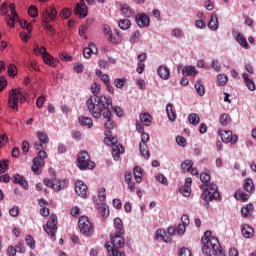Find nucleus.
<instances>
[{
	"mask_svg": "<svg viewBox=\"0 0 256 256\" xmlns=\"http://www.w3.org/2000/svg\"><path fill=\"white\" fill-rule=\"evenodd\" d=\"M242 79H244V83H245L246 87L249 89V91H255V89H256L255 81H253V79L249 78V74L243 73Z\"/></svg>",
	"mask_w": 256,
	"mask_h": 256,
	"instance_id": "nucleus-24",
	"label": "nucleus"
},
{
	"mask_svg": "<svg viewBox=\"0 0 256 256\" xmlns=\"http://www.w3.org/2000/svg\"><path fill=\"white\" fill-rule=\"evenodd\" d=\"M232 37L239 43L240 46H242L244 49H249V43L247 42V39H245V36L239 32V30H233L232 31Z\"/></svg>",
	"mask_w": 256,
	"mask_h": 256,
	"instance_id": "nucleus-13",
	"label": "nucleus"
},
{
	"mask_svg": "<svg viewBox=\"0 0 256 256\" xmlns=\"http://www.w3.org/2000/svg\"><path fill=\"white\" fill-rule=\"evenodd\" d=\"M91 93H93V97H99L98 94L101 93V85H99V83H93L91 85Z\"/></svg>",
	"mask_w": 256,
	"mask_h": 256,
	"instance_id": "nucleus-48",
	"label": "nucleus"
},
{
	"mask_svg": "<svg viewBox=\"0 0 256 256\" xmlns=\"http://www.w3.org/2000/svg\"><path fill=\"white\" fill-rule=\"evenodd\" d=\"M188 121L190 125L197 126L199 125L201 118L196 113H191L188 115Z\"/></svg>",
	"mask_w": 256,
	"mask_h": 256,
	"instance_id": "nucleus-37",
	"label": "nucleus"
},
{
	"mask_svg": "<svg viewBox=\"0 0 256 256\" xmlns=\"http://www.w3.org/2000/svg\"><path fill=\"white\" fill-rule=\"evenodd\" d=\"M139 39H141V31L136 30L132 33L129 42L133 45V44L137 43V41H139Z\"/></svg>",
	"mask_w": 256,
	"mask_h": 256,
	"instance_id": "nucleus-47",
	"label": "nucleus"
},
{
	"mask_svg": "<svg viewBox=\"0 0 256 256\" xmlns=\"http://www.w3.org/2000/svg\"><path fill=\"white\" fill-rule=\"evenodd\" d=\"M20 26L22 29H26L28 33H31V23L27 22V20L20 21Z\"/></svg>",
	"mask_w": 256,
	"mask_h": 256,
	"instance_id": "nucleus-63",
	"label": "nucleus"
},
{
	"mask_svg": "<svg viewBox=\"0 0 256 256\" xmlns=\"http://www.w3.org/2000/svg\"><path fill=\"white\" fill-rule=\"evenodd\" d=\"M74 12L76 13V15L82 17V19H85V17H87L89 11L87 9V5L85 4V0H80V2L76 4Z\"/></svg>",
	"mask_w": 256,
	"mask_h": 256,
	"instance_id": "nucleus-14",
	"label": "nucleus"
},
{
	"mask_svg": "<svg viewBox=\"0 0 256 256\" xmlns=\"http://www.w3.org/2000/svg\"><path fill=\"white\" fill-rule=\"evenodd\" d=\"M135 21L138 25V27L142 28L143 27H149V24L151 23V20H149V16L145 14H138L135 17Z\"/></svg>",
	"mask_w": 256,
	"mask_h": 256,
	"instance_id": "nucleus-16",
	"label": "nucleus"
},
{
	"mask_svg": "<svg viewBox=\"0 0 256 256\" xmlns=\"http://www.w3.org/2000/svg\"><path fill=\"white\" fill-rule=\"evenodd\" d=\"M166 113L169 121H175V119H177V115H175V111H173V104H167Z\"/></svg>",
	"mask_w": 256,
	"mask_h": 256,
	"instance_id": "nucleus-35",
	"label": "nucleus"
},
{
	"mask_svg": "<svg viewBox=\"0 0 256 256\" xmlns=\"http://www.w3.org/2000/svg\"><path fill=\"white\" fill-rule=\"evenodd\" d=\"M244 191H246L247 193H253V191H255V184L253 183V180L250 178H247L244 180Z\"/></svg>",
	"mask_w": 256,
	"mask_h": 256,
	"instance_id": "nucleus-31",
	"label": "nucleus"
},
{
	"mask_svg": "<svg viewBox=\"0 0 256 256\" xmlns=\"http://www.w3.org/2000/svg\"><path fill=\"white\" fill-rule=\"evenodd\" d=\"M200 189L203 191L201 194V199L206 203H211V201H217L219 199V187L217 184L210 183L208 185H201Z\"/></svg>",
	"mask_w": 256,
	"mask_h": 256,
	"instance_id": "nucleus-5",
	"label": "nucleus"
},
{
	"mask_svg": "<svg viewBox=\"0 0 256 256\" xmlns=\"http://www.w3.org/2000/svg\"><path fill=\"white\" fill-rule=\"evenodd\" d=\"M15 21H19V16H17V19L15 20V18L11 15H7L6 16V23L9 27H15Z\"/></svg>",
	"mask_w": 256,
	"mask_h": 256,
	"instance_id": "nucleus-53",
	"label": "nucleus"
},
{
	"mask_svg": "<svg viewBox=\"0 0 256 256\" xmlns=\"http://www.w3.org/2000/svg\"><path fill=\"white\" fill-rule=\"evenodd\" d=\"M36 135L40 143H43V145H47V143H49V136H47L45 132L39 131Z\"/></svg>",
	"mask_w": 256,
	"mask_h": 256,
	"instance_id": "nucleus-45",
	"label": "nucleus"
},
{
	"mask_svg": "<svg viewBox=\"0 0 256 256\" xmlns=\"http://www.w3.org/2000/svg\"><path fill=\"white\" fill-rule=\"evenodd\" d=\"M197 73H199V71H197V68L193 65L184 66L182 69V75H184V77H195Z\"/></svg>",
	"mask_w": 256,
	"mask_h": 256,
	"instance_id": "nucleus-21",
	"label": "nucleus"
},
{
	"mask_svg": "<svg viewBox=\"0 0 256 256\" xmlns=\"http://www.w3.org/2000/svg\"><path fill=\"white\" fill-rule=\"evenodd\" d=\"M133 175L135 178L136 183H141L143 177V171L139 166L134 167Z\"/></svg>",
	"mask_w": 256,
	"mask_h": 256,
	"instance_id": "nucleus-36",
	"label": "nucleus"
},
{
	"mask_svg": "<svg viewBox=\"0 0 256 256\" xmlns=\"http://www.w3.org/2000/svg\"><path fill=\"white\" fill-rule=\"evenodd\" d=\"M97 209L102 217H109V206L107 204L102 202L101 204H98Z\"/></svg>",
	"mask_w": 256,
	"mask_h": 256,
	"instance_id": "nucleus-34",
	"label": "nucleus"
},
{
	"mask_svg": "<svg viewBox=\"0 0 256 256\" xmlns=\"http://www.w3.org/2000/svg\"><path fill=\"white\" fill-rule=\"evenodd\" d=\"M121 153H125V150L121 144H119V146L112 147V156L115 161H119Z\"/></svg>",
	"mask_w": 256,
	"mask_h": 256,
	"instance_id": "nucleus-30",
	"label": "nucleus"
},
{
	"mask_svg": "<svg viewBox=\"0 0 256 256\" xmlns=\"http://www.w3.org/2000/svg\"><path fill=\"white\" fill-rule=\"evenodd\" d=\"M75 191L79 197L85 199V197H87V184L82 180H77L75 182Z\"/></svg>",
	"mask_w": 256,
	"mask_h": 256,
	"instance_id": "nucleus-15",
	"label": "nucleus"
},
{
	"mask_svg": "<svg viewBox=\"0 0 256 256\" xmlns=\"http://www.w3.org/2000/svg\"><path fill=\"white\" fill-rule=\"evenodd\" d=\"M156 181H158V183H161L162 185H169V183L167 182V177H165V175L163 174H158L156 176Z\"/></svg>",
	"mask_w": 256,
	"mask_h": 256,
	"instance_id": "nucleus-62",
	"label": "nucleus"
},
{
	"mask_svg": "<svg viewBox=\"0 0 256 256\" xmlns=\"http://www.w3.org/2000/svg\"><path fill=\"white\" fill-rule=\"evenodd\" d=\"M67 184V179H58L55 181L49 178L44 179V185H46V187H51L52 189H54V191H61L62 189H65L67 187Z\"/></svg>",
	"mask_w": 256,
	"mask_h": 256,
	"instance_id": "nucleus-11",
	"label": "nucleus"
},
{
	"mask_svg": "<svg viewBox=\"0 0 256 256\" xmlns=\"http://www.w3.org/2000/svg\"><path fill=\"white\" fill-rule=\"evenodd\" d=\"M98 199L100 202L105 203V199H107V190L105 188L98 190Z\"/></svg>",
	"mask_w": 256,
	"mask_h": 256,
	"instance_id": "nucleus-49",
	"label": "nucleus"
},
{
	"mask_svg": "<svg viewBox=\"0 0 256 256\" xmlns=\"http://www.w3.org/2000/svg\"><path fill=\"white\" fill-rule=\"evenodd\" d=\"M78 227L82 235H86V237L93 235V224H91L88 217L81 216L78 220Z\"/></svg>",
	"mask_w": 256,
	"mask_h": 256,
	"instance_id": "nucleus-9",
	"label": "nucleus"
},
{
	"mask_svg": "<svg viewBox=\"0 0 256 256\" xmlns=\"http://www.w3.org/2000/svg\"><path fill=\"white\" fill-rule=\"evenodd\" d=\"M87 109L94 119H101L105 111L113 109L111 97L106 95L90 96L86 101Z\"/></svg>",
	"mask_w": 256,
	"mask_h": 256,
	"instance_id": "nucleus-1",
	"label": "nucleus"
},
{
	"mask_svg": "<svg viewBox=\"0 0 256 256\" xmlns=\"http://www.w3.org/2000/svg\"><path fill=\"white\" fill-rule=\"evenodd\" d=\"M102 117L104 119H107V121L104 124L105 129H109V131H111V129L115 128V122L113 121V119H111V117H113V114H111V109H110V111L103 112Z\"/></svg>",
	"mask_w": 256,
	"mask_h": 256,
	"instance_id": "nucleus-18",
	"label": "nucleus"
},
{
	"mask_svg": "<svg viewBox=\"0 0 256 256\" xmlns=\"http://www.w3.org/2000/svg\"><path fill=\"white\" fill-rule=\"evenodd\" d=\"M78 167L81 171H86L87 169H95V162L91 161L89 153L81 152L78 155Z\"/></svg>",
	"mask_w": 256,
	"mask_h": 256,
	"instance_id": "nucleus-8",
	"label": "nucleus"
},
{
	"mask_svg": "<svg viewBox=\"0 0 256 256\" xmlns=\"http://www.w3.org/2000/svg\"><path fill=\"white\" fill-rule=\"evenodd\" d=\"M180 193H181V195H183V197H190V195H191V187L182 186L180 188Z\"/></svg>",
	"mask_w": 256,
	"mask_h": 256,
	"instance_id": "nucleus-54",
	"label": "nucleus"
},
{
	"mask_svg": "<svg viewBox=\"0 0 256 256\" xmlns=\"http://www.w3.org/2000/svg\"><path fill=\"white\" fill-rule=\"evenodd\" d=\"M155 238L161 239L164 243H171V236H167V232L164 229H158Z\"/></svg>",
	"mask_w": 256,
	"mask_h": 256,
	"instance_id": "nucleus-25",
	"label": "nucleus"
},
{
	"mask_svg": "<svg viewBox=\"0 0 256 256\" xmlns=\"http://www.w3.org/2000/svg\"><path fill=\"white\" fill-rule=\"evenodd\" d=\"M125 182L131 192L135 191V182H133V174L131 172L125 173Z\"/></svg>",
	"mask_w": 256,
	"mask_h": 256,
	"instance_id": "nucleus-28",
	"label": "nucleus"
},
{
	"mask_svg": "<svg viewBox=\"0 0 256 256\" xmlns=\"http://www.w3.org/2000/svg\"><path fill=\"white\" fill-rule=\"evenodd\" d=\"M127 83V78L122 77V78H116L114 80V86L117 89H123V87H125V84Z\"/></svg>",
	"mask_w": 256,
	"mask_h": 256,
	"instance_id": "nucleus-43",
	"label": "nucleus"
},
{
	"mask_svg": "<svg viewBox=\"0 0 256 256\" xmlns=\"http://www.w3.org/2000/svg\"><path fill=\"white\" fill-rule=\"evenodd\" d=\"M104 143H105V145H108V146L119 147V145H117L118 140H117V137H116V136H113V137H105V138H104Z\"/></svg>",
	"mask_w": 256,
	"mask_h": 256,
	"instance_id": "nucleus-41",
	"label": "nucleus"
},
{
	"mask_svg": "<svg viewBox=\"0 0 256 256\" xmlns=\"http://www.w3.org/2000/svg\"><path fill=\"white\" fill-rule=\"evenodd\" d=\"M118 26L122 29V31H127V29L131 28V20H129V19H121L118 22Z\"/></svg>",
	"mask_w": 256,
	"mask_h": 256,
	"instance_id": "nucleus-40",
	"label": "nucleus"
},
{
	"mask_svg": "<svg viewBox=\"0 0 256 256\" xmlns=\"http://www.w3.org/2000/svg\"><path fill=\"white\" fill-rule=\"evenodd\" d=\"M14 183H18V185H21L23 189L27 190L29 189V184L27 183V180L19 174L14 175Z\"/></svg>",
	"mask_w": 256,
	"mask_h": 256,
	"instance_id": "nucleus-29",
	"label": "nucleus"
},
{
	"mask_svg": "<svg viewBox=\"0 0 256 256\" xmlns=\"http://www.w3.org/2000/svg\"><path fill=\"white\" fill-rule=\"evenodd\" d=\"M194 89L197 92V95H199L200 97H203V95H205V86L203 85V81L197 80L194 85Z\"/></svg>",
	"mask_w": 256,
	"mask_h": 256,
	"instance_id": "nucleus-33",
	"label": "nucleus"
},
{
	"mask_svg": "<svg viewBox=\"0 0 256 256\" xmlns=\"http://www.w3.org/2000/svg\"><path fill=\"white\" fill-rule=\"evenodd\" d=\"M139 149L142 157H144V159H149L150 154H149V148L147 144H139Z\"/></svg>",
	"mask_w": 256,
	"mask_h": 256,
	"instance_id": "nucleus-42",
	"label": "nucleus"
},
{
	"mask_svg": "<svg viewBox=\"0 0 256 256\" xmlns=\"http://www.w3.org/2000/svg\"><path fill=\"white\" fill-rule=\"evenodd\" d=\"M180 256H192L191 255V250L188 248H181L180 252H179Z\"/></svg>",
	"mask_w": 256,
	"mask_h": 256,
	"instance_id": "nucleus-64",
	"label": "nucleus"
},
{
	"mask_svg": "<svg viewBox=\"0 0 256 256\" xmlns=\"http://www.w3.org/2000/svg\"><path fill=\"white\" fill-rule=\"evenodd\" d=\"M241 231L245 239H252L253 234L255 233V230H253V227L247 224H243L241 226Z\"/></svg>",
	"mask_w": 256,
	"mask_h": 256,
	"instance_id": "nucleus-22",
	"label": "nucleus"
},
{
	"mask_svg": "<svg viewBox=\"0 0 256 256\" xmlns=\"http://www.w3.org/2000/svg\"><path fill=\"white\" fill-rule=\"evenodd\" d=\"M219 135H220L223 143L235 144V142L238 139L237 135H233V132H231L230 130L219 131Z\"/></svg>",
	"mask_w": 256,
	"mask_h": 256,
	"instance_id": "nucleus-12",
	"label": "nucleus"
},
{
	"mask_svg": "<svg viewBox=\"0 0 256 256\" xmlns=\"http://www.w3.org/2000/svg\"><path fill=\"white\" fill-rule=\"evenodd\" d=\"M42 59L46 65H49V67H57L55 58H53L47 51L43 54Z\"/></svg>",
	"mask_w": 256,
	"mask_h": 256,
	"instance_id": "nucleus-26",
	"label": "nucleus"
},
{
	"mask_svg": "<svg viewBox=\"0 0 256 256\" xmlns=\"http://www.w3.org/2000/svg\"><path fill=\"white\" fill-rule=\"evenodd\" d=\"M25 242L28 245V247H30V249H35V239H33V236L26 235Z\"/></svg>",
	"mask_w": 256,
	"mask_h": 256,
	"instance_id": "nucleus-50",
	"label": "nucleus"
},
{
	"mask_svg": "<svg viewBox=\"0 0 256 256\" xmlns=\"http://www.w3.org/2000/svg\"><path fill=\"white\" fill-rule=\"evenodd\" d=\"M45 159H47V152L40 150L37 157L33 159L31 170L35 175H41V169L45 167Z\"/></svg>",
	"mask_w": 256,
	"mask_h": 256,
	"instance_id": "nucleus-7",
	"label": "nucleus"
},
{
	"mask_svg": "<svg viewBox=\"0 0 256 256\" xmlns=\"http://www.w3.org/2000/svg\"><path fill=\"white\" fill-rule=\"evenodd\" d=\"M9 169V160L0 161V173H5Z\"/></svg>",
	"mask_w": 256,
	"mask_h": 256,
	"instance_id": "nucleus-55",
	"label": "nucleus"
},
{
	"mask_svg": "<svg viewBox=\"0 0 256 256\" xmlns=\"http://www.w3.org/2000/svg\"><path fill=\"white\" fill-rule=\"evenodd\" d=\"M202 253L206 256H225V252L221 248L219 239L211 236V231L207 230L202 237Z\"/></svg>",
	"mask_w": 256,
	"mask_h": 256,
	"instance_id": "nucleus-2",
	"label": "nucleus"
},
{
	"mask_svg": "<svg viewBox=\"0 0 256 256\" xmlns=\"http://www.w3.org/2000/svg\"><path fill=\"white\" fill-rule=\"evenodd\" d=\"M27 101V96L23 93L21 88L11 89L8 98V107L12 111H19V103H25Z\"/></svg>",
	"mask_w": 256,
	"mask_h": 256,
	"instance_id": "nucleus-4",
	"label": "nucleus"
},
{
	"mask_svg": "<svg viewBox=\"0 0 256 256\" xmlns=\"http://www.w3.org/2000/svg\"><path fill=\"white\" fill-rule=\"evenodd\" d=\"M140 122L145 127H149L151 123H153V118L151 117V114L148 112H143L139 115Z\"/></svg>",
	"mask_w": 256,
	"mask_h": 256,
	"instance_id": "nucleus-23",
	"label": "nucleus"
},
{
	"mask_svg": "<svg viewBox=\"0 0 256 256\" xmlns=\"http://www.w3.org/2000/svg\"><path fill=\"white\" fill-rule=\"evenodd\" d=\"M41 15L42 21L44 23V29H47V31H53V27L49 24L51 23V21L57 19V9H55V7L44 8L42 9Z\"/></svg>",
	"mask_w": 256,
	"mask_h": 256,
	"instance_id": "nucleus-6",
	"label": "nucleus"
},
{
	"mask_svg": "<svg viewBox=\"0 0 256 256\" xmlns=\"http://www.w3.org/2000/svg\"><path fill=\"white\" fill-rule=\"evenodd\" d=\"M157 73L164 81H168L169 77H171V70L167 66H159Z\"/></svg>",
	"mask_w": 256,
	"mask_h": 256,
	"instance_id": "nucleus-20",
	"label": "nucleus"
},
{
	"mask_svg": "<svg viewBox=\"0 0 256 256\" xmlns=\"http://www.w3.org/2000/svg\"><path fill=\"white\" fill-rule=\"evenodd\" d=\"M191 167H193V161L191 160L183 161L181 164L182 173H188L191 170Z\"/></svg>",
	"mask_w": 256,
	"mask_h": 256,
	"instance_id": "nucleus-39",
	"label": "nucleus"
},
{
	"mask_svg": "<svg viewBox=\"0 0 256 256\" xmlns=\"http://www.w3.org/2000/svg\"><path fill=\"white\" fill-rule=\"evenodd\" d=\"M227 81H229V77H227V75L225 74L217 75V85H219V87H225V85H227Z\"/></svg>",
	"mask_w": 256,
	"mask_h": 256,
	"instance_id": "nucleus-38",
	"label": "nucleus"
},
{
	"mask_svg": "<svg viewBox=\"0 0 256 256\" xmlns=\"http://www.w3.org/2000/svg\"><path fill=\"white\" fill-rule=\"evenodd\" d=\"M28 14L30 15V17L35 18V17H37L39 15V11L37 10V7L32 5L28 9Z\"/></svg>",
	"mask_w": 256,
	"mask_h": 256,
	"instance_id": "nucleus-58",
	"label": "nucleus"
},
{
	"mask_svg": "<svg viewBox=\"0 0 256 256\" xmlns=\"http://www.w3.org/2000/svg\"><path fill=\"white\" fill-rule=\"evenodd\" d=\"M45 101H47V99H45V96H40L37 98L36 100V106L38 109H43V105H45Z\"/></svg>",
	"mask_w": 256,
	"mask_h": 256,
	"instance_id": "nucleus-59",
	"label": "nucleus"
},
{
	"mask_svg": "<svg viewBox=\"0 0 256 256\" xmlns=\"http://www.w3.org/2000/svg\"><path fill=\"white\" fill-rule=\"evenodd\" d=\"M8 75L10 77H15V75H17V66L10 64L8 66Z\"/></svg>",
	"mask_w": 256,
	"mask_h": 256,
	"instance_id": "nucleus-60",
	"label": "nucleus"
},
{
	"mask_svg": "<svg viewBox=\"0 0 256 256\" xmlns=\"http://www.w3.org/2000/svg\"><path fill=\"white\" fill-rule=\"evenodd\" d=\"M60 16L62 19H69L71 17V9L69 8H64L61 12H60Z\"/></svg>",
	"mask_w": 256,
	"mask_h": 256,
	"instance_id": "nucleus-57",
	"label": "nucleus"
},
{
	"mask_svg": "<svg viewBox=\"0 0 256 256\" xmlns=\"http://www.w3.org/2000/svg\"><path fill=\"white\" fill-rule=\"evenodd\" d=\"M114 228L116 229V233L118 235H123L125 233V229H123V221L121 218L114 219Z\"/></svg>",
	"mask_w": 256,
	"mask_h": 256,
	"instance_id": "nucleus-32",
	"label": "nucleus"
},
{
	"mask_svg": "<svg viewBox=\"0 0 256 256\" xmlns=\"http://www.w3.org/2000/svg\"><path fill=\"white\" fill-rule=\"evenodd\" d=\"M97 53H99L97 45H95V43H90L88 47L84 48L83 56L85 59H89L91 55H97Z\"/></svg>",
	"mask_w": 256,
	"mask_h": 256,
	"instance_id": "nucleus-17",
	"label": "nucleus"
},
{
	"mask_svg": "<svg viewBox=\"0 0 256 256\" xmlns=\"http://www.w3.org/2000/svg\"><path fill=\"white\" fill-rule=\"evenodd\" d=\"M231 121V117H229V115L228 114H222L221 116H220V118H219V122L222 124V125H224V126H226V125H229V122Z\"/></svg>",
	"mask_w": 256,
	"mask_h": 256,
	"instance_id": "nucleus-52",
	"label": "nucleus"
},
{
	"mask_svg": "<svg viewBox=\"0 0 256 256\" xmlns=\"http://www.w3.org/2000/svg\"><path fill=\"white\" fill-rule=\"evenodd\" d=\"M249 197H251V194H247V193H240L238 196L237 194H235V198L239 199L240 201H249Z\"/></svg>",
	"mask_w": 256,
	"mask_h": 256,
	"instance_id": "nucleus-61",
	"label": "nucleus"
},
{
	"mask_svg": "<svg viewBox=\"0 0 256 256\" xmlns=\"http://www.w3.org/2000/svg\"><path fill=\"white\" fill-rule=\"evenodd\" d=\"M122 235L123 234H116L114 236L111 234V241L107 242L105 245L109 256H125V252L119 251V249L125 247V239Z\"/></svg>",
	"mask_w": 256,
	"mask_h": 256,
	"instance_id": "nucleus-3",
	"label": "nucleus"
},
{
	"mask_svg": "<svg viewBox=\"0 0 256 256\" xmlns=\"http://www.w3.org/2000/svg\"><path fill=\"white\" fill-rule=\"evenodd\" d=\"M120 11L123 15V17H131L132 13H131V9H129V4H122L120 7Z\"/></svg>",
	"mask_w": 256,
	"mask_h": 256,
	"instance_id": "nucleus-44",
	"label": "nucleus"
},
{
	"mask_svg": "<svg viewBox=\"0 0 256 256\" xmlns=\"http://www.w3.org/2000/svg\"><path fill=\"white\" fill-rule=\"evenodd\" d=\"M33 52L35 55H44V53L47 52V48H45L44 46H39V45H36L33 49Z\"/></svg>",
	"mask_w": 256,
	"mask_h": 256,
	"instance_id": "nucleus-51",
	"label": "nucleus"
},
{
	"mask_svg": "<svg viewBox=\"0 0 256 256\" xmlns=\"http://www.w3.org/2000/svg\"><path fill=\"white\" fill-rule=\"evenodd\" d=\"M186 227L185 224H178L175 228L177 235H185Z\"/></svg>",
	"mask_w": 256,
	"mask_h": 256,
	"instance_id": "nucleus-56",
	"label": "nucleus"
},
{
	"mask_svg": "<svg viewBox=\"0 0 256 256\" xmlns=\"http://www.w3.org/2000/svg\"><path fill=\"white\" fill-rule=\"evenodd\" d=\"M208 29H210V31H217V29H219V17H217V13L215 12H213L210 16Z\"/></svg>",
	"mask_w": 256,
	"mask_h": 256,
	"instance_id": "nucleus-19",
	"label": "nucleus"
},
{
	"mask_svg": "<svg viewBox=\"0 0 256 256\" xmlns=\"http://www.w3.org/2000/svg\"><path fill=\"white\" fill-rule=\"evenodd\" d=\"M78 121L82 127H87V129H91L93 127V120L87 116H80Z\"/></svg>",
	"mask_w": 256,
	"mask_h": 256,
	"instance_id": "nucleus-27",
	"label": "nucleus"
},
{
	"mask_svg": "<svg viewBox=\"0 0 256 256\" xmlns=\"http://www.w3.org/2000/svg\"><path fill=\"white\" fill-rule=\"evenodd\" d=\"M253 204H247L246 206L242 207L241 214L244 217H249V213L253 212Z\"/></svg>",
	"mask_w": 256,
	"mask_h": 256,
	"instance_id": "nucleus-46",
	"label": "nucleus"
},
{
	"mask_svg": "<svg viewBox=\"0 0 256 256\" xmlns=\"http://www.w3.org/2000/svg\"><path fill=\"white\" fill-rule=\"evenodd\" d=\"M57 223H59L57 219V215H50V219L46 225L43 226V230L47 235H50L53 241H55V233H57Z\"/></svg>",
	"mask_w": 256,
	"mask_h": 256,
	"instance_id": "nucleus-10",
	"label": "nucleus"
}]
</instances>
